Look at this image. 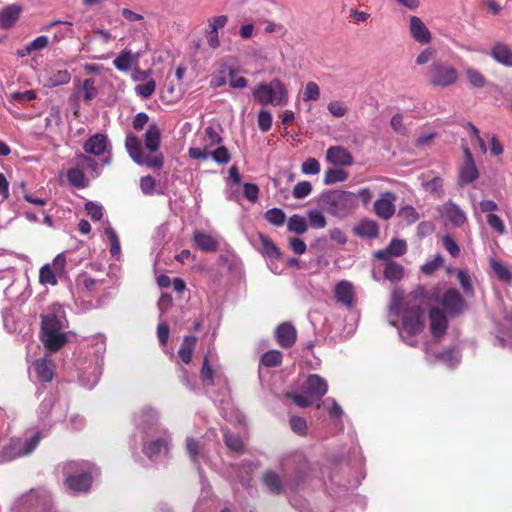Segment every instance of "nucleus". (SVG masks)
Listing matches in <instances>:
<instances>
[{
    "label": "nucleus",
    "instance_id": "nucleus-1",
    "mask_svg": "<svg viewBox=\"0 0 512 512\" xmlns=\"http://www.w3.org/2000/svg\"><path fill=\"white\" fill-rule=\"evenodd\" d=\"M442 304L448 314L456 315L464 310V301L455 289L447 290L443 296L434 291L426 297L423 292H415L406 298L401 290H394L389 304V317L402 316V328L399 330L401 339L410 346H416V337L420 335L425 327L423 305L430 307V331L435 337H441L447 329V317L437 306Z\"/></svg>",
    "mask_w": 512,
    "mask_h": 512
},
{
    "label": "nucleus",
    "instance_id": "nucleus-2",
    "mask_svg": "<svg viewBox=\"0 0 512 512\" xmlns=\"http://www.w3.org/2000/svg\"><path fill=\"white\" fill-rule=\"evenodd\" d=\"M67 320L64 308L53 304L42 316V341L50 351H57L67 342Z\"/></svg>",
    "mask_w": 512,
    "mask_h": 512
},
{
    "label": "nucleus",
    "instance_id": "nucleus-3",
    "mask_svg": "<svg viewBox=\"0 0 512 512\" xmlns=\"http://www.w3.org/2000/svg\"><path fill=\"white\" fill-rule=\"evenodd\" d=\"M252 96L255 102L263 106H286L289 102V90L279 78L260 82L253 88Z\"/></svg>",
    "mask_w": 512,
    "mask_h": 512
},
{
    "label": "nucleus",
    "instance_id": "nucleus-4",
    "mask_svg": "<svg viewBox=\"0 0 512 512\" xmlns=\"http://www.w3.org/2000/svg\"><path fill=\"white\" fill-rule=\"evenodd\" d=\"M65 485L74 492H86L93 479V467L84 461H69L63 465Z\"/></svg>",
    "mask_w": 512,
    "mask_h": 512
},
{
    "label": "nucleus",
    "instance_id": "nucleus-5",
    "mask_svg": "<svg viewBox=\"0 0 512 512\" xmlns=\"http://www.w3.org/2000/svg\"><path fill=\"white\" fill-rule=\"evenodd\" d=\"M428 77L431 85L446 88L458 82L459 72L453 65L437 61L431 65Z\"/></svg>",
    "mask_w": 512,
    "mask_h": 512
},
{
    "label": "nucleus",
    "instance_id": "nucleus-6",
    "mask_svg": "<svg viewBox=\"0 0 512 512\" xmlns=\"http://www.w3.org/2000/svg\"><path fill=\"white\" fill-rule=\"evenodd\" d=\"M39 433L34 434L29 439H13L10 444L3 448L0 454V463L11 461L17 457H22L32 453L40 442Z\"/></svg>",
    "mask_w": 512,
    "mask_h": 512
},
{
    "label": "nucleus",
    "instance_id": "nucleus-7",
    "mask_svg": "<svg viewBox=\"0 0 512 512\" xmlns=\"http://www.w3.org/2000/svg\"><path fill=\"white\" fill-rule=\"evenodd\" d=\"M329 211L344 216L357 207V195L350 191H335L327 196Z\"/></svg>",
    "mask_w": 512,
    "mask_h": 512
},
{
    "label": "nucleus",
    "instance_id": "nucleus-8",
    "mask_svg": "<svg viewBox=\"0 0 512 512\" xmlns=\"http://www.w3.org/2000/svg\"><path fill=\"white\" fill-rule=\"evenodd\" d=\"M125 147L129 156L139 165H145L149 168H161L163 157L161 155H146L141 149L139 139L134 135H128L125 141Z\"/></svg>",
    "mask_w": 512,
    "mask_h": 512
},
{
    "label": "nucleus",
    "instance_id": "nucleus-9",
    "mask_svg": "<svg viewBox=\"0 0 512 512\" xmlns=\"http://www.w3.org/2000/svg\"><path fill=\"white\" fill-rule=\"evenodd\" d=\"M464 160L459 166V184L467 185L479 178V171L467 146L463 147Z\"/></svg>",
    "mask_w": 512,
    "mask_h": 512
},
{
    "label": "nucleus",
    "instance_id": "nucleus-10",
    "mask_svg": "<svg viewBox=\"0 0 512 512\" xmlns=\"http://www.w3.org/2000/svg\"><path fill=\"white\" fill-rule=\"evenodd\" d=\"M409 34L414 41L421 45L429 44L432 41V34L424 21L415 15L408 17Z\"/></svg>",
    "mask_w": 512,
    "mask_h": 512
},
{
    "label": "nucleus",
    "instance_id": "nucleus-11",
    "mask_svg": "<svg viewBox=\"0 0 512 512\" xmlns=\"http://www.w3.org/2000/svg\"><path fill=\"white\" fill-rule=\"evenodd\" d=\"M67 402L57 400L54 396L45 398L41 404V412L52 418L54 421H61L67 414Z\"/></svg>",
    "mask_w": 512,
    "mask_h": 512
},
{
    "label": "nucleus",
    "instance_id": "nucleus-12",
    "mask_svg": "<svg viewBox=\"0 0 512 512\" xmlns=\"http://www.w3.org/2000/svg\"><path fill=\"white\" fill-rule=\"evenodd\" d=\"M395 200L396 196L392 192L382 193L374 203V212L385 220L390 219L395 213Z\"/></svg>",
    "mask_w": 512,
    "mask_h": 512
},
{
    "label": "nucleus",
    "instance_id": "nucleus-13",
    "mask_svg": "<svg viewBox=\"0 0 512 512\" xmlns=\"http://www.w3.org/2000/svg\"><path fill=\"white\" fill-rule=\"evenodd\" d=\"M326 161L334 166H351L354 158L346 148L337 145L327 149Z\"/></svg>",
    "mask_w": 512,
    "mask_h": 512
},
{
    "label": "nucleus",
    "instance_id": "nucleus-14",
    "mask_svg": "<svg viewBox=\"0 0 512 512\" xmlns=\"http://www.w3.org/2000/svg\"><path fill=\"white\" fill-rule=\"evenodd\" d=\"M407 251L406 241L403 239L394 238L390 241L389 245L385 249L378 250L374 253V257L388 261L393 257H400Z\"/></svg>",
    "mask_w": 512,
    "mask_h": 512
},
{
    "label": "nucleus",
    "instance_id": "nucleus-15",
    "mask_svg": "<svg viewBox=\"0 0 512 512\" xmlns=\"http://www.w3.org/2000/svg\"><path fill=\"white\" fill-rule=\"evenodd\" d=\"M110 148L109 140L107 136L101 133H97L89 137L83 145V149L87 154L94 156H101L107 152Z\"/></svg>",
    "mask_w": 512,
    "mask_h": 512
},
{
    "label": "nucleus",
    "instance_id": "nucleus-16",
    "mask_svg": "<svg viewBox=\"0 0 512 512\" xmlns=\"http://www.w3.org/2000/svg\"><path fill=\"white\" fill-rule=\"evenodd\" d=\"M441 215L454 227L462 226L466 215L462 209L452 202H447L439 209Z\"/></svg>",
    "mask_w": 512,
    "mask_h": 512
},
{
    "label": "nucleus",
    "instance_id": "nucleus-17",
    "mask_svg": "<svg viewBox=\"0 0 512 512\" xmlns=\"http://www.w3.org/2000/svg\"><path fill=\"white\" fill-rule=\"evenodd\" d=\"M303 390L311 397H322L327 393L328 384L324 378L317 374L310 375L303 386Z\"/></svg>",
    "mask_w": 512,
    "mask_h": 512
},
{
    "label": "nucleus",
    "instance_id": "nucleus-18",
    "mask_svg": "<svg viewBox=\"0 0 512 512\" xmlns=\"http://www.w3.org/2000/svg\"><path fill=\"white\" fill-rule=\"evenodd\" d=\"M135 421L143 431L155 432L158 423V413L152 408H145L135 416Z\"/></svg>",
    "mask_w": 512,
    "mask_h": 512
},
{
    "label": "nucleus",
    "instance_id": "nucleus-19",
    "mask_svg": "<svg viewBox=\"0 0 512 512\" xmlns=\"http://www.w3.org/2000/svg\"><path fill=\"white\" fill-rule=\"evenodd\" d=\"M22 12H23V8L21 5H18V4H11V5L4 7L0 11V28L1 29L12 28L18 21Z\"/></svg>",
    "mask_w": 512,
    "mask_h": 512
},
{
    "label": "nucleus",
    "instance_id": "nucleus-20",
    "mask_svg": "<svg viewBox=\"0 0 512 512\" xmlns=\"http://www.w3.org/2000/svg\"><path fill=\"white\" fill-rule=\"evenodd\" d=\"M490 56L498 64L512 67V49L503 42H496L492 45Z\"/></svg>",
    "mask_w": 512,
    "mask_h": 512
},
{
    "label": "nucleus",
    "instance_id": "nucleus-21",
    "mask_svg": "<svg viewBox=\"0 0 512 512\" xmlns=\"http://www.w3.org/2000/svg\"><path fill=\"white\" fill-rule=\"evenodd\" d=\"M297 337L296 329L289 323H282L276 329V339L283 348L294 345Z\"/></svg>",
    "mask_w": 512,
    "mask_h": 512
},
{
    "label": "nucleus",
    "instance_id": "nucleus-22",
    "mask_svg": "<svg viewBox=\"0 0 512 512\" xmlns=\"http://www.w3.org/2000/svg\"><path fill=\"white\" fill-rule=\"evenodd\" d=\"M193 240L197 248L204 252H215L219 246L215 237L201 231L194 232Z\"/></svg>",
    "mask_w": 512,
    "mask_h": 512
},
{
    "label": "nucleus",
    "instance_id": "nucleus-23",
    "mask_svg": "<svg viewBox=\"0 0 512 512\" xmlns=\"http://www.w3.org/2000/svg\"><path fill=\"white\" fill-rule=\"evenodd\" d=\"M168 444L169 442L167 439H157L145 442L143 452L150 459H156L160 455L168 452Z\"/></svg>",
    "mask_w": 512,
    "mask_h": 512
},
{
    "label": "nucleus",
    "instance_id": "nucleus-24",
    "mask_svg": "<svg viewBox=\"0 0 512 512\" xmlns=\"http://www.w3.org/2000/svg\"><path fill=\"white\" fill-rule=\"evenodd\" d=\"M71 80V74L68 70L47 71L44 80V86L56 87L68 84Z\"/></svg>",
    "mask_w": 512,
    "mask_h": 512
},
{
    "label": "nucleus",
    "instance_id": "nucleus-25",
    "mask_svg": "<svg viewBox=\"0 0 512 512\" xmlns=\"http://www.w3.org/2000/svg\"><path fill=\"white\" fill-rule=\"evenodd\" d=\"M353 286L348 281H340L335 288V297L347 307L353 306Z\"/></svg>",
    "mask_w": 512,
    "mask_h": 512
},
{
    "label": "nucleus",
    "instance_id": "nucleus-26",
    "mask_svg": "<svg viewBox=\"0 0 512 512\" xmlns=\"http://www.w3.org/2000/svg\"><path fill=\"white\" fill-rule=\"evenodd\" d=\"M161 130L156 123H151L144 135L145 147L150 152H156L160 146Z\"/></svg>",
    "mask_w": 512,
    "mask_h": 512
},
{
    "label": "nucleus",
    "instance_id": "nucleus-27",
    "mask_svg": "<svg viewBox=\"0 0 512 512\" xmlns=\"http://www.w3.org/2000/svg\"><path fill=\"white\" fill-rule=\"evenodd\" d=\"M34 370L38 378L44 382L51 381L54 376V364L46 358L36 360Z\"/></svg>",
    "mask_w": 512,
    "mask_h": 512
},
{
    "label": "nucleus",
    "instance_id": "nucleus-28",
    "mask_svg": "<svg viewBox=\"0 0 512 512\" xmlns=\"http://www.w3.org/2000/svg\"><path fill=\"white\" fill-rule=\"evenodd\" d=\"M138 54L132 53L130 50H123L114 59L113 64L119 71H129L132 66L136 63Z\"/></svg>",
    "mask_w": 512,
    "mask_h": 512
},
{
    "label": "nucleus",
    "instance_id": "nucleus-29",
    "mask_svg": "<svg viewBox=\"0 0 512 512\" xmlns=\"http://www.w3.org/2000/svg\"><path fill=\"white\" fill-rule=\"evenodd\" d=\"M197 343V338L195 336H185L182 342V345L178 351V356L180 359L189 364L192 359V353L195 349Z\"/></svg>",
    "mask_w": 512,
    "mask_h": 512
},
{
    "label": "nucleus",
    "instance_id": "nucleus-30",
    "mask_svg": "<svg viewBox=\"0 0 512 512\" xmlns=\"http://www.w3.org/2000/svg\"><path fill=\"white\" fill-rule=\"evenodd\" d=\"M465 77L468 83L475 88H483L487 81L484 75L476 68L472 66H466L464 68Z\"/></svg>",
    "mask_w": 512,
    "mask_h": 512
},
{
    "label": "nucleus",
    "instance_id": "nucleus-31",
    "mask_svg": "<svg viewBox=\"0 0 512 512\" xmlns=\"http://www.w3.org/2000/svg\"><path fill=\"white\" fill-rule=\"evenodd\" d=\"M76 164L81 169H87L89 171V176L92 178H95L100 174V167L98 163L84 154H80L76 157Z\"/></svg>",
    "mask_w": 512,
    "mask_h": 512
},
{
    "label": "nucleus",
    "instance_id": "nucleus-32",
    "mask_svg": "<svg viewBox=\"0 0 512 512\" xmlns=\"http://www.w3.org/2000/svg\"><path fill=\"white\" fill-rule=\"evenodd\" d=\"M355 232L362 237L375 238L379 233V228L375 221L364 220L355 227Z\"/></svg>",
    "mask_w": 512,
    "mask_h": 512
},
{
    "label": "nucleus",
    "instance_id": "nucleus-33",
    "mask_svg": "<svg viewBox=\"0 0 512 512\" xmlns=\"http://www.w3.org/2000/svg\"><path fill=\"white\" fill-rule=\"evenodd\" d=\"M67 179L71 185L78 188H84L88 185V177L79 166L68 170Z\"/></svg>",
    "mask_w": 512,
    "mask_h": 512
},
{
    "label": "nucleus",
    "instance_id": "nucleus-34",
    "mask_svg": "<svg viewBox=\"0 0 512 512\" xmlns=\"http://www.w3.org/2000/svg\"><path fill=\"white\" fill-rule=\"evenodd\" d=\"M387 264L384 269V277L390 281H399L404 275V268L402 265L393 262L386 261Z\"/></svg>",
    "mask_w": 512,
    "mask_h": 512
},
{
    "label": "nucleus",
    "instance_id": "nucleus-35",
    "mask_svg": "<svg viewBox=\"0 0 512 512\" xmlns=\"http://www.w3.org/2000/svg\"><path fill=\"white\" fill-rule=\"evenodd\" d=\"M62 123L61 109L59 106H52L49 110L48 116L45 118V128L49 131H54Z\"/></svg>",
    "mask_w": 512,
    "mask_h": 512
},
{
    "label": "nucleus",
    "instance_id": "nucleus-36",
    "mask_svg": "<svg viewBox=\"0 0 512 512\" xmlns=\"http://www.w3.org/2000/svg\"><path fill=\"white\" fill-rule=\"evenodd\" d=\"M287 228L290 232L300 235L307 231L308 226L304 217L295 214L289 218Z\"/></svg>",
    "mask_w": 512,
    "mask_h": 512
},
{
    "label": "nucleus",
    "instance_id": "nucleus-37",
    "mask_svg": "<svg viewBox=\"0 0 512 512\" xmlns=\"http://www.w3.org/2000/svg\"><path fill=\"white\" fill-rule=\"evenodd\" d=\"M105 234L107 235V237L110 240L111 255L113 257H115L116 259H119L120 255H121V247H120L119 238H118L116 232L114 231V229L109 224H107V226L105 227Z\"/></svg>",
    "mask_w": 512,
    "mask_h": 512
},
{
    "label": "nucleus",
    "instance_id": "nucleus-38",
    "mask_svg": "<svg viewBox=\"0 0 512 512\" xmlns=\"http://www.w3.org/2000/svg\"><path fill=\"white\" fill-rule=\"evenodd\" d=\"M263 481L267 488L273 492L278 493L282 488V481L278 474L272 471H268L263 475Z\"/></svg>",
    "mask_w": 512,
    "mask_h": 512
},
{
    "label": "nucleus",
    "instance_id": "nucleus-39",
    "mask_svg": "<svg viewBox=\"0 0 512 512\" xmlns=\"http://www.w3.org/2000/svg\"><path fill=\"white\" fill-rule=\"evenodd\" d=\"M348 178V173L342 169H327L324 175L325 184L343 182Z\"/></svg>",
    "mask_w": 512,
    "mask_h": 512
},
{
    "label": "nucleus",
    "instance_id": "nucleus-40",
    "mask_svg": "<svg viewBox=\"0 0 512 512\" xmlns=\"http://www.w3.org/2000/svg\"><path fill=\"white\" fill-rule=\"evenodd\" d=\"M57 274L58 273L52 269V266L50 264H45L40 269L39 280L42 284H49L54 286L57 284Z\"/></svg>",
    "mask_w": 512,
    "mask_h": 512
},
{
    "label": "nucleus",
    "instance_id": "nucleus-41",
    "mask_svg": "<svg viewBox=\"0 0 512 512\" xmlns=\"http://www.w3.org/2000/svg\"><path fill=\"white\" fill-rule=\"evenodd\" d=\"M303 101H317L320 98V88L319 86L313 82L310 81L306 83L304 90H303Z\"/></svg>",
    "mask_w": 512,
    "mask_h": 512
},
{
    "label": "nucleus",
    "instance_id": "nucleus-42",
    "mask_svg": "<svg viewBox=\"0 0 512 512\" xmlns=\"http://www.w3.org/2000/svg\"><path fill=\"white\" fill-rule=\"evenodd\" d=\"M156 88V83L153 79H148L144 83H140L135 87V92L138 96L142 98L150 97Z\"/></svg>",
    "mask_w": 512,
    "mask_h": 512
},
{
    "label": "nucleus",
    "instance_id": "nucleus-43",
    "mask_svg": "<svg viewBox=\"0 0 512 512\" xmlns=\"http://www.w3.org/2000/svg\"><path fill=\"white\" fill-rule=\"evenodd\" d=\"M186 450L193 461L201 457L202 446L199 441L192 437L186 438Z\"/></svg>",
    "mask_w": 512,
    "mask_h": 512
},
{
    "label": "nucleus",
    "instance_id": "nucleus-44",
    "mask_svg": "<svg viewBox=\"0 0 512 512\" xmlns=\"http://www.w3.org/2000/svg\"><path fill=\"white\" fill-rule=\"evenodd\" d=\"M265 219L275 226H281L285 221V213L281 209L273 208L265 213Z\"/></svg>",
    "mask_w": 512,
    "mask_h": 512
},
{
    "label": "nucleus",
    "instance_id": "nucleus-45",
    "mask_svg": "<svg viewBox=\"0 0 512 512\" xmlns=\"http://www.w3.org/2000/svg\"><path fill=\"white\" fill-rule=\"evenodd\" d=\"M282 354L277 350H271L266 352L262 356V363L267 367H275L281 364Z\"/></svg>",
    "mask_w": 512,
    "mask_h": 512
},
{
    "label": "nucleus",
    "instance_id": "nucleus-46",
    "mask_svg": "<svg viewBox=\"0 0 512 512\" xmlns=\"http://www.w3.org/2000/svg\"><path fill=\"white\" fill-rule=\"evenodd\" d=\"M312 191V185L308 181L298 182L293 188L292 195L295 199H303Z\"/></svg>",
    "mask_w": 512,
    "mask_h": 512
},
{
    "label": "nucleus",
    "instance_id": "nucleus-47",
    "mask_svg": "<svg viewBox=\"0 0 512 512\" xmlns=\"http://www.w3.org/2000/svg\"><path fill=\"white\" fill-rule=\"evenodd\" d=\"M272 114L270 111L262 109L258 114V126L262 132H267L272 126Z\"/></svg>",
    "mask_w": 512,
    "mask_h": 512
},
{
    "label": "nucleus",
    "instance_id": "nucleus-48",
    "mask_svg": "<svg viewBox=\"0 0 512 512\" xmlns=\"http://www.w3.org/2000/svg\"><path fill=\"white\" fill-rule=\"evenodd\" d=\"M228 22V17L226 15H218L211 17L208 20V27L205 31L218 33L219 29H222Z\"/></svg>",
    "mask_w": 512,
    "mask_h": 512
},
{
    "label": "nucleus",
    "instance_id": "nucleus-49",
    "mask_svg": "<svg viewBox=\"0 0 512 512\" xmlns=\"http://www.w3.org/2000/svg\"><path fill=\"white\" fill-rule=\"evenodd\" d=\"M327 109L334 117L338 118L344 117L348 112L345 103L339 100L329 102Z\"/></svg>",
    "mask_w": 512,
    "mask_h": 512
},
{
    "label": "nucleus",
    "instance_id": "nucleus-50",
    "mask_svg": "<svg viewBox=\"0 0 512 512\" xmlns=\"http://www.w3.org/2000/svg\"><path fill=\"white\" fill-rule=\"evenodd\" d=\"M200 377L204 386H211L213 384L214 372L208 363L207 356L204 357Z\"/></svg>",
    "mask_w": 512,
    "mask_h": 512
},
{
    "label": "nucleus",
    "instance_id": "nucleus-51",
    "mask_svg": "<svg viewBox=\"0 0 512 512\" xmlns=\"http://www.w3.org/2000/svg\"><path fill=\"white\" fill-rule=\"evenodd\" d=\"M301 171L306 175H316L320 172V164L317 159L308 158L302 163Z\"/></svg>",
    "mask_w": 512,
    "mask_h": 512
},
{
    "label": "nucleus",
    "instance_id": "nucleus-52",
    "mask_svg": "<svg viewBox=\"0 0 512 512\" xmlns=\"http://www.w3.org/2000/svg\"><path fill=\"white\" fill-rule=\"evenodd\" d=\"M289 397L293 403L301 408L309 407L313 403L312 397L305 391L303 393H291L289 394Z\"/></svg>",
    "mask_w": 512,
    "mask_h": 512
},
{
    "label": "nucleus",
    "instance_id": "nucleus-53",
    "mask_svg": "<svg viewBox=\"0 0 512 512\" xmlns=\"http://www.w3.org/2000/svg\"><path fill=\"white\" fill-rule=\"evenodd\" d=\"M224 438L225 443L230 450L238 452L243 448V441L238 435L225 432Z\"/></svg>",
    "mask_w": 512,
    "mask_h": 512
},
{
    "label": "nucleus",
    "instance_id": "nucleus-54",
    "mask_svg": "<svg viewBox=\"0 0 512 512\" xmlns=\"http://www.w3.org/2000/svg\"><path fill=\"white\" fill-rule=\"evenodd\" d=\"M308 220L314 228H324L327 224L324 215L318 210H311L308 212Z\"/></svg>",
    "mask_w": 512,
    "mask_h": 512
},
{
    "label": "nucleus",
    "instance_id": "nucleus-55",
    "mask_svg": "<svg viewBox=\"0 0 512 512\" xmlns=\"http://www.w3.org/2000/svg\"><path fill=\"white\" fill-rule=\"evenodd\" d=\"M49 44V39L47 36H38L33 41L26 45V52H34L45 49Z\"/></svg>",
    "mask_w": 512,
    "mask_h": 512
},
{
    "label": "nucleus",
    "instance_id": "nucleus-56",
    "mask_svg": "<svg viewBox=\"0 0 512 512\" xmlns=\"http://www.w3.org/2000/svg\"><path fill=\"white\" fill-rule=\"evenodd\" d=\"M442 264L443 258L440 254H437L431 261H428L427 263L421 266V271L426 275H430L438 268H440Z\"/></svg>",
    "mask_w": 512,
    "mask_h": 512
},
{
    "label": "nucleus",
    "instance_id": "nucleus-57",
    "mask_svg": "<svg viewBox=\"0 0 512 512\" xmlns=\"http://www.w3.org/2000/svg\"><path fill=\"white\" fill-rule=\"evenodd\" d=\"M261 244L263 253L270 258H278L280 252L278 248L266 237L261 236Z\"/></svg>",
    "mask_w": 512,
    "mask_h": 512
},
{
    "label": "nucleus",
    "instance_id": "nucleus-58",
    "mask_svg": "<svg viewBox=\"0 0 512 512\" xmlns=\"http://www.w3.org/2000/svg\"><path fill=\"white\" fill-rule=\"evenodd\" d=\"M37 97V94L34 90H26V91H18V92H13L11 95H10V99L14 102H20V103H24V102H29V101H32L34 99H36Z\"/></svg>",
    "mask_w": 512,
    "mask_h": 512
},
{
    "label": "nucleus",
    "instance_id": "nucleus-59",
    "mask_svg": "<svg viewBox=\"0 0 512 512\" xmlns=\"http://www.w3.org/2000/svg\"><path fill=\"white\" fill-rule=\"evenodd\" d=\"M210 157L219 164H226L230 161V153L224 146H220L214 151H211Z\"/></svg>",
    "mask_w": 512,
    "mask_h": 512
},
{
    "label": "nucleus",
    "instance_id": "nucleus-60",
    "mask_svg": "<svg viewBox=\"0 0 512 512\" xmlns=\"http://www.w3.org/2000/svg\"><path fill=\"white\" fill-rule=\"evenodd\" d=\"M487 222L489 226L499 234H504L506 232L504 222L498 215L489 213L487 215Z\"/></svg>",
    "mask_w": 512,
    "mask_h": 512
},
{
    "label": "nucleus",
    "instance_id": "nucleus-61",
    "mask_svg": "<svg viewBox=\"0 0 512 512\" xmlns=\"http://www.w3.org/2000/svg\"><path fill=\"white\" fill-rule=\"evenodd\" d=\"M263 23L265 24L264 32L267 34L275 33L284 36L287 32L285 26L280 23H275L270 20H263Z\"/></svg>",
    "mask_w": 512,
    "mask_h": 512
},
{
    "label": "nucleus",
    "instance_id": "nucleus-62",
    "mask_svg": "<svg viewBox=\"0 0 512 512\" xmlns=\"http://www.w3.org/2000/svg\"><path fill=\"white\" fill-rule=\"evenodd\" d=\"M82 89L84 91V100L90 101L97 96L98 90L94 85V80L85 79L82 84Z\"/></svg>",
    "mask_w": 512,
    "mask_h": 512
},
{
    "label": "nucleus",
    "instance_id": "nucleus-63",
    "mask_svg": "<svg viewBox=\"0 0 512 512\" xmlns=\"http://www.w3.org/2000/svg\"><path fill=\"white\" fill-rule=\"evenodd\" d=\"M291 429L300 435H304L307 429L306 420L302 417L292 416L290 419Z\"/></svg>",
    "mask_w": 512,
    "mask_h": 512
},
{
    "label": "nucleus",
    "instance_id": "nucleus-64",
    "mask_svg": "<svg viewBox=\"0 0 512 512\" xmlns=\"http://www.w3.org/2000/svg\"><path fill=\"white\" fill-rule=\"evenodd\" d=\"M392 129L401 135L407 133V127L404 125L403 116L401 114H395L390 121Z\"/></svg>",
    "mask_w": 512,
    "mask_h": 512
}]
</instances>
